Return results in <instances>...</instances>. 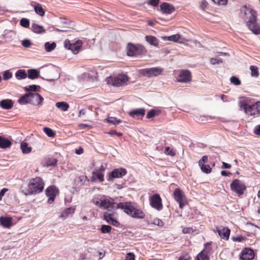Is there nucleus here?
I'll use <instances>...</instances> for the list:
<instances>
[{
    "label": "nucleus",
    "instance_id": "f257e3e1",
    "mask_svg": "<svg viewBox=\"0 0 260 260\" xmlns=\"http://www.w3.org/2000/svg\"><path fill=\"white\" fill-rule=\"evenodd\" d=\"M102 206L111 211L117 209H121L127 215L134 218L142 219L145 218V214L141 209L137 208L136 204L133 202H120L117 204L113 201H104L101 203Z\"/></svg>",
    "mask_w": 260,
    "mask_h": 260
},
{
    "label": "nucleus",
    "instance_id": "f03ea898",
    "mask_svg": "<svg viewBox=\"0 0 260 260\" xmlns=\"http://www.w3.org/2000/svg\"><path fill=\"white\" fill-rule=\"evenodd\" d=\"M260 102H256L253 104L249 105L246 101H241L239 107L241 110L243 109L245 113L249 115H254L260 113Z\"/></svg>",
    "mask_w": 260,
    "mask_h": 260
},
{
    "label": "nucleus",
    "instance_id": "7ed1b4c3",
    "mask_svg": "<svg viewBox=\"0 0 260 260\" xmlns=\"http://www.w3.org/2000/svg\"><path fill=\"white\" fill-rule=\"evenodd\" d=\"M44 187V181L39 177L31 179L28 184V190L32 194L40 193L43 191Z\"/></svg>",
    "mask_w": 260,
    "mask_h": 260
},
{
    "label": "nucleus",
    "instance_id": "20e7f679",
    "mask_svg": "<svg viewBox=\"0 0 260 260\" xmlns=\"http://www.w3.org/2000/svg\"><path fill=\"white\" fill-rule=\"evenodd\" d=\"M126 53L129 56L144 55L147 53L145 48L141 44L128 43L126 47Z\"/></svg>",
    "mask_w": 260,
    "mask_h": 260
},
{
    "label": "nucleus",
    "instance_id": "39448f33",
    "mask_svg": "<svg viewBox=\"0 0 260 260\" xmlns=\"http://www.w3.org/2000/svg\"><path fill=\"white\" fill-rule=\"evenodd\" d=\"M249 13V20L246 23L247 26L254 34H260V26L256 21V12L251 10Z\"/></svg>",
    "mask_w": 260,
    "mask_h": 260
},
{
    "label": "nucleus",
    "instance_id": "423d86ee",
    "mask_svg": "<svg viewBox=\"0 0 260 260\" xmlns=\"http://www.w3.org/2000/svg\"><path fill=\"white\" fill-rule=\"evenodd\" d=\"M128 81V78L124 74L119 75L117 76H110L106 79L107 83L114 86L119 87Z\"/></svg>",
    "mask_w": 260,
    "mask_h": 260
},
{
    "label": "nucleus",
    "instance_id": "0eeeda50",
    "mask_svg": "<svg viewBox=\"0 0 260 260\" xmlns=\"http://www.w3.org/2000/svg\"><path fill=\"white\" fill-rule=\"evenodd\" d=\"M82 44V41L80 40L71 43L69 40L67 39L64 41V47L66 49L71 50L74 54H76L79 53Z\"/></svg>",
    "mask_w": 260,
    "mask_h": 260
},
{
    "label": "nucleus",
    "instance_id": "6e6552de",
    "mask_svg": "<svg viewBox=\"0 0 260 260\" xmlns=\"http://www.w3.org/2000/svg\"><path fill=\"white\" fill-rule=\"evenodd\" d=\"M231 190L239 195H242L246 190L245 184L241 180L236 179L231 184Z\"/></svg>",
    "mask_w": 260,
    "mask_h": 260
},
{
    "label": "nucleus",
    "instance_id": "1a4fd4ad",
    "mask_svg": "<svg viewBox=\"0 0 260 260\" xmlns=\"http://www.w3.org/2000/svg\"><path fill=\"white\" fill-rule=\"evenodd\" d=\"M127 173V170L124 168H118L113 169L111 172H109L107 176V180L108 181H113L115 178H122Z\"/></svg>",
    "mask_w": 260,
    "mask_h": 260
},
{
    "label": "nucleus",
    "instance_id": "9d476101",
    "mask_svg": "<svg viewBox=\"0 0 260 260\" xmlns=\"http://www.w3.org/2000/svg\"><path fill=\"white\" fill-rule=\"evenodd\" d=\"M163 69L160 67H153L142 69L140 73L148 77H155L161 74Z\"/></svg>",
    "mask_w": 260,
    "mask_h": 260
},
{
    "label": "nucleus",
    "instance_id": "9b49d317",
    "mask_svg": "<svg viewBox=\"0 0 260 260\" xmlns=\"http://www.w3.org/2000/svg\"><path fill=\"white\" fill-rule=\"evenodd\" d=\"M191 80V72L187 70H182L177 78L178 82L182 83L189 82Z\"/></svg>",
    "mask_w": 260,
    "mask_h": 260
},
{
    "label": "nucleus",
    "instance_id": "f8f14e48",
    "mask_svg": "<svg viewBox=\"0 0 260 260\" xmlns=\"http://www.w3.org/2000/svg\"><path fill=\"white\" fill-rule=\"evenodd\" d=\"M150 204L152 207L159 211L162 209L160 196H150Z\"/></svg>",
    "mask_w": 260,
    "mask_h": 260
},
{
    "label": "nucleus",
    "instance_id": "ddd939ff",
    "mask_svg": "<svg viewBox=\"0 0 260 260\" xmlns=\"http://www.w3.org/2000/svg\"><path fill=\"white\" fill-rule=\"evenodd\" d=\"M210 244L209 242L204 244L205 248L197 255L196 260H209L208 254L211 249L208 248L207 246H209Z\"/></svg>",
    "mask_w": 260,
    "mask_h": 260
},
{
    "label": "nucleus",
    "instance_id": "4468645a",
    "mask_svg": "<svg viewBox=\"0 0 260 260\" xmlns=\"http://www.w3.org/2000/svg\"><path fill=\"white\" fill-rule=\"evenodd\" d=\"M216 229L219 236L221 239L225 240L229 239L231 233V230L230 229L227 227L220 225L219 226H217Z\"/></svg>",
    "mask_w": 260,
    "mask_h": 260
},
{
    "label": "nucleus",
    "instance_id": "2eb2a0df",
    "mask_svg": "<svg viewBox=\"0 0 260 260\" xmlns=\"http://www.w3.org/2000/svg\"><path fill=\"white\" fill-rule=\"evenodd\" d=\"M43 101V98L38 93L30 92L29 104L37 106L41 103Z\"/></svg>",
    "mask_w": 260,
    "mask_h": 260
},
{
    "label": "nucleus",
    "instance_id": "dca6fc26",
    "mask_svg": "<svg viewBox=\"0 0 260 260\" xmlns=\"http://www.w3.org/2000/svg\"><path fill=\"white\" fill-rule=\"evenodd\" d=\"M160 9L162 14H170L175 11V8L171 4L164 2L160 5Z\"/></svg>",
    "mask_w": 260,
    "mask_h": 260
},
{
    "label": "nucleus",
    "instance_id": "f3484780",
    "mask_svg": "<svg viewBox=\"0 0 260 260\" xmlns=\"http://www.w3.org/2000/svg\"><path fill=\"white\" fill-rule=\"evenodd\" d=\"M145 111L143 108L134 109L128 112V115L133 118H142L145 114Z\"/></svg>",
    "mask_w": 260,
    "mask_h": 260
},
{
    "label": "nucleus",
    "instance_id": "a211bd4d",
    "mask_svg": "<svg viewBox=\"0 0 260 260\" xmlns=\"http://www.w3.org/2000/svg\"><path fill=\"white\" fill-rule=\"evenodd\" d=\"M254 257V252L251 249L245 248L242 252L240 258L242 260H250Z\"/></svg>",
    "mask_w": 260,
    "mask_h": 260
},
{
    "label": "nucleus",
    "instance_id": "6ab92c4d",
    "mask_svg": "<svg viewBox=\"0 0 260 260\" xmlns=\"http://www.w3.org/2000/svg\"><path fill=\"white\" fill-rule=\"evenodd\" d=\"M113 213H110L106 212L104 214V219L108 223L114 226H117L119 224V222L112 217Z\"/></svg>",
    "mask_w": 260,
    "mask_h": 260
},
{
    "label": "nucleus",
    "instance_id": "aec40b11",
    "mask_svg": "<svg viewBox=\"0 0 260 260\" xmlns=\"http://www.w3.org/2000/svg\"><path fill=\"white\" fill-rule=\"evenodd\" d=\"M90 180L91 182H95L96 180H98L100 182H103L104 181V173L96 170L93 171Z\"/></svg>",
    "mask_w": 260,
    "mask_h": 260
},
{
    "label": "nucleus",
    "instance_id": "412c9836",
    "mask_svg": "<svg viewBox=\"0 0 260 260\" xmlns=\"http://www.w3.org/2000/svg\"><path fill=\"white\" fill-rule=\"evenodd\" d=\"M0 223L4 228H10L13 224L12 218L11 217L1 216Z\"/></svg>",
    "mask_w": 260,
    "mask_h": 260
},
{
    "label": "nucleus",
    "instance_id": "4be33fe9",
    "mask_svg": "<svg viewBox=\"0 0 260 260\" xmlns=\"http://www.w3.org/2000/svg\"><path fill=\"white\" fill-rule=\"evenodd\" d=\"M40 71L36 69H28L27 71V77L30 79H35L40 77Z\"/></svg>",
    "mask_w": 260,
    "mask_h": 260
},
{
    "label": "nucleus",
    "instance_id": "5701e85b",
    "mask_svg": "<svg viewBox=\"0 0 260 260\" xmlns=\"http://www.w3.org/2000/svg\"><path fill=\"white\" fill-rule=\"evenodd\" d=\"M13 106V102L10 99H5L0 101V107L3 109L9 110Z\"/></svg>",
    "mask_w": 260,
    "mask_h": 260
},
{
    "label": "nucleus",
    "instance_id": "b1692460",
    "mask_svg": "<svg viewBox=\"0 0 260 260\" xmlns=\"http://www.w3.org/2000/svg\"><path fill=\"white\" fill-rule=\"evenodd\" d=\"M12 142L8 139L0 136V148L6 149L10 148L12 145Z\"/></svg>",
    "mask_w": 260,
    "mask_h": 260
},
{
    "label": "nucleus",
    "instance_id": "393cba45",
    "mask_svg": "<svg viewBox=\"0 0 260 260\" xmlns=\"http://www.w3.org/2000/svg\"><path fill=\"white\" fill-rule=\"evenodd\" d=\"M59 192V189L54 185L48 186L45 190L46 195H57Z\"/></svg>",
    "mask_w": 260,
    "mask_h": 260
},
{
    "label": "nucleus",
    "instance_id": "a878e982",
    "mask_svg": "<svg viewBox=\"0 0 260 260\" xmlns=\"http://www.w3.org/2000/svg\"><path fill=\"white\" fill-rule=\"evenodd\" d=\"M175 201L179 204V208L182 209L185 205L187 204V200L186 196H174Z\"/></svg>",
    "mask_w": 260,
    "mask_h": 260
},
{
    "label": "nucleus",
    "instance_id": "bb28decb",
    "mask_svg": "<svg viewBox=\"0 0 260 260\" xmlns=\"http://www.w3.org/2000/svg\"><path fill=\"white\" fill-rule=\"evenodd\" d=\"M145 41L150 45L157 46L159 44L157 39L153 36H146L145 37Z\"/></svg>",
    "mask_w": 260,
    "mask_h": 260
},
{
    "label": "nucleus",
    "instance_id": "cd10ccee",
    "mask_svg": "<svg viewBox=\"0 0 260 260\" xmlns=\"http://www.w3.org/2000/svg\"><path fill=\"white\" fill-rule=\"evenodd\" d=\"M75 210V208L73 207H70L66 208L63 210V211L62 212L61 215H60V217L67 218L70 215H72Z\"/></svg>",
    "mask_w": 260,
    "mask_h": 260
},
{
    "label": "nucleus",
    "instance_id": "c85d7f7f",
    "mask_svg": "<svg viewBox=\"0 0 260 260\" xmlns=\"http://www.w3.org/2000/svg\"><path fill=\"white\" fill-rule=\"evenodd\" d=\"M15 77L17 80L24 79L27 77V73L25 70L20 69L15 73Z\"/></svg>",
    "mask_w": 260,
    "mask_h": 260
},
{
    "label": "nucleus",
    "instance_id": "c756f323",
    "mask_svg": "<svg viewBox=\"0 0 260 260\" xmlns=\"http://www.w3.org/2000/svg\"><path fill=\"white\" fill-rule=\"evenodd\" d=\"M35 12L40 16H43L45 15V11L43 9L42 5L38 3H35L34 6Z\"/></svg>",
    "mask_w": 260,
    "mask_h": 260
},
{
    "label": "nucleus",
    "instance_id": "7c9ffc66",
    "mask_svg": "<svg viewBox=\"0 0 260 260\" xmlns=\"http://www.w3.org/2000/svg\"><path fill=\"white\" fill-rule=\"evenodd\" d=\"M31 29L36 34H42L46 31L42 26L35 23L31 25Z\"/></svg>",
    "mask_w": 260,
    "mask_h": 260
},
{
    "label": "nucleus",
    "instance_id": "2f4dec72",
    "mask_svg": "<svg viewBox=\"0 0 260 260\" xmlns=\"http://www.w3.org/2000/svg\"><path fill=\"white\" fill-rule=\"evenodd\" d=\"M30 92H28L23 94L19 100L18 103L21 105H25L29 103Z\"/></svg>",
    "mask_w": 260,
    "mask_h": 260
},
{
    "label": "nucleus",
    "instance_id": "473e14b6",
    "mask_svg": "<svg viewBox=\"0 0 260 260\" xmlns=\"http://www.w3.org/2000/svg\"><path fill=\"white\" fill-rule=\"evenodd\" d=\"M20 148L22 152L24 154H28L31 151V147H29L28 143L26 142H22L20 145Z\"/></svg>",
    "mask_w": 260,
    "mask_h": 260
},
{
    "label": "nucleus",
    "instance_id": "72a5a7b5",
    "mask_svg": "<svg viewBox=\"0 0 260 260\" xmlns=\"http://www.w3.org/2000/svg\"><path fill=\"white\" fill-rule=\"evenodd\" d=\"M55 105L57 108L63 111H67L69 107V104L66 102H57Z\"/></svg>",
    "mask_w": 260,
    "mask_h": 260
},
{
    "label": "nucleus",
    "instance_id": "f704fd0d",
    "mask_svg": "<svg viewBox=\"0 0 260 260\" xmlns=\"http://www.w3.org/2000/svg\"><path fill=\"white\" fill-rule=\"evenodd\" d=\"M160 113V110L152 109L147 112L146 117L148 119H150L158 115Z\"/></svg>",
    "mask_w": 260,
    "mask_h": 260
},
{
    "label": "nucleus",
    "instance_id": "c9c22d12",
    "mask_svg": "<svg viewBox=\"0 0 260 260\" xmlns=\"http://www.w3.org/2000/svg\"><path fill=\"white\" fill-rule=\"evenodd\" d=\"M56 45L54 42L50 43L49 42H46L44 45L45 49L47 52H51L55 49Z\"/></svg>",
    "mask_w": 260,
    "mask_h": 260
},
{
    "label": "nucleus",
    "instance_id": "e433bc0d",
    "mask_svg": "<svg viewBox=\"0 0 260 260\" xmlns=\"http://www.w3.org/2000/svg\"><path fill=\"white\" fill-rule=\"evenodd\" d=\"M181 38V36L179 34H175L168 37H165L164 38V40H167L169 41L177 42Z\"/></svg>",
    "mask_w": 260,
    "mask_h": 260
},
{
    "label": "nucleus",
    "instance_id": "4c0bfd02",
    "mask_svg": "<svg viewBox=\"0 0 260 260\" xmlns=\"http://www.w3.org/2000/svg\"><path fill=\"white\" fill-rule=\"evenodd\" d=\"M40 86L39 85H30L26 86L24 87V89L26 91H37L40 89Z\"/></svg>",
    "mask_w": 260,
    "mask_h": 260
},
{
    "label": "nucleus",
    "instance_id": "58836bf2",
    "mask_svg": "<svg viewBox=\"0 0 260 260\" xmlns=\"http://www.w3.org/2000/svg\"><path fill=\"white\" fill-rule=\"evenodd\" d=\"M201 171L206 174H209L211 173L212 169L209 165H202L199 166Z\"/></svg>",
    "mask_w": 260,
    "mask_h": 260
},
{
    "label": "nucleus",
    "instance_id": "ea45409f",
    "mask_svg": "<svg viewBox=\"0 0 260 260\" xmlns=\"http://www.w3.org/2000/svg\"><path fill=\"white\" fill-rule=\"evenodd\" d=\"M251 75L252 77H257L259 75L258 68L255 66H250Z\"/></svg>",
    "mask_w": 260,
    "mask_h": 260
},
{
    "label": "nucleus",
    "instance_id": "a19ab883",
    "mask_svg": "<svg viewBox=\"0 0 260 260\" xmlns=\"http://www.w3.org/2000/svg\"><path fill=\"white\" fill-rule=\"evenodd\" d=\"M106 121L111 124L114 125H116L120 123L121 122L120 119H118L117 118L114 117H109L108 118L106 119Z\"/></svg>",
    "mask_w": 260,
    "mask_h": 260
},
{
    "label": "nucleus",
    "instance_id": "79ce46f5",
    "mask_svg": "<svg viewBox=\"0 0 260 260\" xmlns=\"http://www.w3.org/2000/svg\"><path fill=\"white\" fill-rule=\"evenodd\" d=\"M57 163V160L55 158H49L46 160V166L47 167H54L56 165Z\"/></svg>",
    "mask_w": 260,
    "mask_h": 260
},
{
    "label": "nucleus",
    "instance_id": "37998d69",
    "mask_svg": "<svg viewBox=\"0 0 260 260\" xmlns=\"http://www.w3.org/2000/svg\"><path fill=\"white\" fill-rule=\"evenodd\" d=\"M43 131L49 137H53L55 135V132L49 127H44Z\"/></svg>",
    "mask_w": 260,
    "mask_h": 260
},
{
    "label": "nucleus",
    "instance_id": "c03bdc74",
    "mask_svg": "<svg viewBox=\"0 0 260 260\" xmlns=\"http://www.w3.org/2000/svg\"><path fill=\"white\" fill-rule=\"evenodd\" d=\"M112 228L109 225H102L100 231L102 233H109L111 231Z\"/></svg>",
    "mask_w": 260,
    "mask_h": 260
},
{
    "label": "nucleus",
    "instance_id": "a18cd8bd",
    "mask_svg": "<svg viewBox=\"0 0 260 260\" xmlns=\"http://www.w3.org/2000/svg\"><path fill=\"white\" fill-rule=\"evenodd\" d=\"M29 20L27 18H23L20 21V24L21 26L28 28L29 26Z\"/></svg>",
    "mask_w": 260,
    "mask_h": 260
},
{
    "label": "nucleus",
    "instance_id": "49530a36",
    "mask_svg": "<svg viewBox=\"0 0 260 260\" xmlns=\"http://www.w3.org/2000/svg\"><path fill=\"white\" fill-rule=\"evenodd\" d=\"M230 81L235 85H240L241 84L240 80L238 77L234 76L231 77Z\"/></svg>",
    "mask_w": 260,
    "mask_h": 260
},
{
    "label": "nucleus",
    "instance_id": "de8ad7c7",
    "mask_svg": "<svg viewBox=\"0 0 260 260\" xmlns=\"http://www.w3.org/2000/svg\"><path fill=\"white\" fill-rule=\"evenodd\" d=\"M165 153L167 155H169L172 156H174L176 155V153L173 149H171L170 147H166L165 148Z\"/></svg>",
    "mask_w": 260,
    "mask_h": 260
},
{
    "label": "nucleus",
    "instance_id": "09e8293b",
    "mask_svg": "<svg viewBox=\"0 0 260 260\" xmlns=\"http://www.w3.org/2000/svg\"><path fill=\"white\" fill-rule=\"evenodd\" d=\"M12 77V73L9 70H6L3 73V79L4 80H8L11 78Z\"/></svg>",
    "mask_w": 260,
    "mask_h": 260
},
{
    "label": "nucleus",
    "instance_id": "8fccbe9b",
    "mask_svg": "<svg viewBox=\"0 0 260 260\" xmlns=\"http://www.w3.org/2000/svg\"><path fill=\"white\" fill-rule=\"evenodd\" d=\"M152 223L159 226H163L164 225V222L159 218H155Z\"/></svg>",
    "mask_w": 260,
    "mask_h": 260
},
{
    "label": "nucleus",
    "instance_id": "3c124183",
    "mask_svg": "<svg viewBox=\"0 0 260 260\" xmlns=\"http://www.w3.org/2000/svg\"><path fill=\"white\" fill-rule=\"evenodd\" d=\"M222 60L221 59L211 58L210 59V63L213 65L218 64L221 63Z\"/></svg>",
    "mask_w": 260,
    "mask_h": 260
},
{
    "label": "nucleus",
    "instance_id": "603ef678",
    "mask_svg": "<svg viewBox=\"0 0 260 260\" xmlns=\"http://www.w3.org/2000/svg\"><path fill=\"white\" fill-rule=\"evenodd\" d=\"M31 45V42L28 39H25L22 41V45L25 48L29 47Z\"/></svg>",
    "mask_w": 260,
    "mask_h": 260
},
{
    "label": "nucleus",
    "instance_id": "864d4df0",
    "mask_svg": "<svg viewBox=\"0 0 260 260\" xmlns=\"http://www.w3.org/2000/svg\"><path fill=\"white\" fill-rule=\"evenodd\" d=\"M159 0H149L147 2V4L153 7L158 6Z\"/></svg>",
    "mask_w": 260,
    "mask_h": 260
},
{
    "label": "nucleus",
    "instance_id": "5fc2aeb1",
    "mask_svg": "<svg viewBox=\"0 0 260 260\" xmlns=\"http://www.w3.org/2000/svg\"><path fill=\"white\" fill-rule=\"evenodd\" d=\"M208 161V156L207 155L203 156L201 159L199 160L198 164L199 165H202L205 164V163Z\"/></svg>",
    "mask_w": 260,
    "mask_h": 260
},
{
    "label": "nucleus",
    "instance_id": "6e6d98bb",
    "mask_svg": "<svg viewBox=\"0 0 260 260\" xmlns=\"http://www.w3.org/2000/svg\"><path fill=\"white\" fill-rule=\"evenodd\" d=\"M212 1L219 5H225L228 3V0H212Z\"/></svg>",
    "mask_w": 260,
    "mask_h": 260
},
{
    "label": "nucleus",
    "instance_id": "4d7b16f0",
    "mask_svg": "<svg viewBox=\"0 0 260 260\" xmlns=\"http://www.w3.org/2000/svg\"><path fill=\"white\" fill-rule=\"evenodd\" d=\"M135 256L133 253L128 252L126 254L125 260H135Z\"/></svg>",
    "mask_w": 260,
    "mask_h": 260
},
{
    "label": "nucleus",
    "instance_id": "13d9d810",
    "mask_svg": "<svg viewBox=\"0 0 260 260\" xmlns=\"http://www.w3.org/2000/svg\"><path fill=\"white\" fill-rule=\"evenodd\" d=\"M232 239L234 241L242 242L245 239V237L242 236H239L238 237H232Z\"/></svg>",
    "mask_w": 260,
    "mask_h": 260
},
{
    "label": "nucleus",
    "instance_id": "bf43d9fd",
    "mask_svg": "<svg viewBox=\"0 0 260 260\" xmlns=\"http://www.w3.org/2000/svg\"><path fill=\"white\" fill-rule=\"evenodd\" d=\"M182 232L184 234L191 233L193 232V230L191 228H184L182 230Z\"/></svg>",
    "mask_w": 260,
    "mask_h": 260
},
{
    "label": "nucleus",
    "instance_id": "052dcab7",
    "mask_svg": "<svg viewBox=\"0 0 260 260\" xmlns=\"http://www.w3.org/2000/svg\"><path fill=\"white\" fill-rule=\"evenodd\" d=\"M254 133L258 136H260V124L256 125L253 131Z\"/></svg>",
    "mask_w": 260,
    "mask_h": 260
},
{
    "label": "nucleus",
    "instance_id": "680f3d73",
    "mask_svg": "<svg viewBox=\"0 0 260 260\" xmlns=\"http://www.w3.org/2000/svg\"><path fill=\"white\" fill-rule=\"evenodd\" d=\"M79 179L81 182H83V183H84L86 181H88L87 177L85 175L80 176L79 177Z\"/></svg>",
    "mask_w": 260,
    "mask_h": 260
},
{
    "label": "nucleus",
    "instance_id": "e2e57ef3",
    "mask_svg": "<svg viewBox=\"0 0 260 260\" xmlns=\"http://www.w3.org/2000/svg\"><path fill=\"white\" fill-rule=\"evenodd\" d=\"M173 195H182V191L179 188H176L174 190Z\"/></svg>",
    "mask_w": 260,
    "mask_h": 260
},
{
    "label": "nucleus",
    "instance_id": "0e129e2a",
    "mask_svg": "<svg viewBox=\"0 0 260 260\" xmlns=\"http://www.w3.org/2000/svg\"><path fill=\"white\" fill-rule=\"evenodd\" d=\"M217 56H229V54L228 53L222 52H217L216 53Z\"/></svg>",
    "mask_w": 260,
    "mask_h": 260
},
{
    "label": "nucleus",
    "instance_id": "69168bd1",
    "mask_svg": "<svg viewBox=\"0 0 260 260\" xmlns=\"http://www.w3.org/2000/svg\"><path fill=\"white\" fill-rule=\"evenodd\" d=\"M221 167L223 169H230L231 168V165L223 161Z\"/></svg>",
    "mask_w": 260,
    "mask_h": 260
},
{
    "label": "nucleus",
    "instance_id": "338daca9",
    "mask_svg": "<svg viewBox=\"0 0 260 260\" xmlns=\"http://www.w3.org/2000/svg\"><path fill=\"white\" fill-rule=\"evenodd\" d=\"M75 152L77 154H81L83 152V149L82 147H80L79 149H76Z\"/></svg>",
    "mask_w": 260,
    "mask_h": 260
},
{
    "label": "nucleus",
    "instance_id": "774afa93",
    "mask_svg": "<svg viewBox=\"0 0 260 260\" xmlns=\"http://www.w3.org/2000/svg\"><path fill=\"white\" fill-rule=\"evenodd\" d=\"M178 260H190V257L187 256H181L179 257Z\"/></svg>",
    "mask_w": 260,
    "mask_h": 260
}]
</instances>
